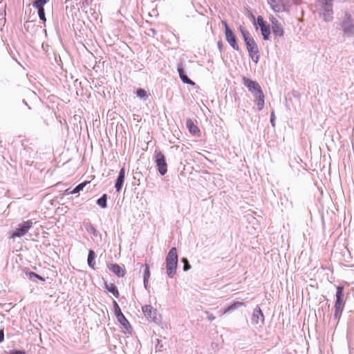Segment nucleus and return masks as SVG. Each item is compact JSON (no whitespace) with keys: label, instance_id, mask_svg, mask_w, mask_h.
Returning a JSON list of instances; mask_svg holds the SVG:
<instances>
[{"label":"nucleus","instance_id":"nucleus-17","mask_svg":"<svg viewBox=\"0 0 354 354\" xmlns=\"http://www.w3.org/2000/svg\"><path fill=\"white\" fill-rule=\"evenodd\" d=\"M244 306V303L242 301H235L227 308H224L223 310V313L225 314L227 313L232 312L234 310L243 307Z\"/></svg>","mask_w":354,"mask_h":354},{"label":"nucleus","instance_id":"nucleus-28","mask_svg":"<svg viewBox=\"0 0 354 354\" xmlns=\"http://www.w3.org/2000/svg\"><path fill=\"white\" fill-rule=\"evenodd\" d=\"M272 30H273V32L277 35H283L282 29L279 26H277L276 24L272 26Z\"/></svg>","mask_w":354,"mask_h":354},{"label":"nucleus","instance_id":"nucleus-33","mask_svg":"<svg viewBox=\"0 0 354 354\" xmlns=\"http://www.w3.org/2000/svg\"><path fill=\"white\" fill-rule=\"evenodd\" d=\"M222 24L225 27V32H227V30H230L231 29L229 28L226 21H224L223 20L222 21Z\"/></svg>","mask_w":354,"mask_h":354},{"label":"nucleus","instance_id":"nucleus-25","mask_svg":"<svg viewBox=\"0 0 354 354\" xmlns=\"http://www.w3.org/2000/svg\"><path fill=\"white\" fill-rule=\"evenodd\" d=\"M137 96L140 98H146L147 97V93L145 90L142 88H138L136 91Z\"/></svg>","mask_w":354,"mask_h":354},{"label":"nucleus","instance_id":"nucleus-5","mask_svg":"<svg viewBox=\"0 0 354 354\" xmlns=\"http://www.w3.org/2000/svg\"><path fill=\"white\" fill-rule=\"evenodd\" d=\"M155 162L158 171L161 175H165L167 171V165L163 153L160 151H155Z\"/></svg>","mask_w":354,"mask_h":354},{"label":"nucleus","instance_id":"nucleus-27","mask_svg":"<svg viewBox=\"0 0 354 354\" xmlns=\"http://www.w3.org/2000/svg\"><path fill=\"white\" fill-rule=\"evenodd\" d=\"M37 10L39 19L44 22H45L46 21V19L45 17L44 8H38Z\"/></svg>","mask_w":354,"mask_h":354},{"label":"nucleus","instance_id":"nucleus-13","mask_svg":"<svg viewBox=\"0 0 354 354\" xmlns=\"http://www.w3.org/2000/svg\"><path fill=\"white\" fill-rule=\"evenodd\" d=\"M225 33V37L227 42L230 44V46L235 50H239V45L236 43V39L234 34L230 30H227Z\"/></svg>","mask_w":354,"mask_h":354},{"label":"nucleus","instance_id":"nucleus-15","mask_svg":"<svg viewBox=\"0 0 354 354\" xmlns=\"http://www.w3.org/2000/svg\"><path fill=\"white\" fill-rule=\"evenodd\" d=\"M254 102L257 105L258 110L263 109L264 106V95L263 91L259 93H254Z\"/></svg>","mask_w":354,"mask_h":354},{"label":"nucleus","instance_id":"nucleus-4","mask_svg":"<svg viewBox=\"0 0 354 354\" xmlns=\"http://www.w3.org/2000/svg\"><path fill=\"white\" fill-rule=\"evenodd\" d=\"M344 35L346 37L354 36V23L350 15L346 14L345 19L342 23Z\"/></svg>","mask_w":354,"mask_h":354},{"label":"nucleus","instance_id":"nucleus-8","mask_svg":"<svg viewBox=\"0 0 354 354\" xmlns=\"http://www.w3.org/2000/svg\"><path fill=\"white\" fill-rule=\"evenodd\" d=\"M257 24L260 27L263 39L268 40L270 34V25L266 24L262 16L257 17Z\"/></svg>","mask_w":354,"mask_h":354},{"label":"nucleus","instance_id":"nucleus-26","mask_svg":"<svg viewBox=\"0 0 354 354\" xmlns=\"http://www.w3.org/2000/svg\"><path fill=\"white\" fill-rule=\"evenodd\" d=\"M180 79L185 84H190V85L194 84V82L193 81H192L185 74H183L180 77Z\"/></svg>","mask_w":354,"mask_h":354},{"label":"nucleus","instance_id":"nucleus-14","mask_svg":"<svg viewBox=\"0 0 354 354\" xmlns=\"http://www.w3.org/2000/svg\"><path fill=\"white\" fill-rule=\"evenodd\" d=\"M125 178V169L124 168H122L119 172L118 177L117 178L115 187L118 192H120L122 189Z\"/></svg>","mask_w":354,"mask_h":354},{"label":"nucleus","instance_id":"nucleus-36","mask_svg":"<svg viewBox=\"0 0 354 354\" xmlns=\"http://www.w3.org/2000/svg\"><path fill=\"white\" fill-rule=\"evenodd\" d=\"M10 354H26V352L24 351H15L10 352Z\"/></svg>","mask_w":354,"mask_h":354},{"label":"nucleus","instance_id":"nucleus-34","mask_svg":"<svg viewBox=\"0 0 354 354\" xmlns=\"http://www.w3.org/2000/svg\"><path fill=\"white\" fill-rule=\"evenodd\" d=\"M178 73H179V76H180V77L183 74H185V73H184V70H183V68L181 66H178Z\"/></svg>","mask_w":354,"mask_h":354},{"label":"nucleus","instance_id":"nucleus-29","mask_svg":"<svg viewBox=\"0 0 354 354\" xmlns=\"http://www.w3.org/2000/svg\"><path fill=\"white\" fill-rule=\"evenodd\" d=\"M254 316H256L258 319L261 317V319L263 320V314L260 308H258V309L254 310Z\"/></svg>","mask_w":354,"mask_h":354},{"label":"nucleus","instance_id":"nucleus-35","mask_svg":"<svg viewBox=\"0 0 354 354\" xmlns=\"http://www.w3.org/2000/svg\"><path fill=\"white\" fill-rule=\"evenodd\" d=\"M4 339V332L3 329L0 330V343Z\"/></svg>","mask_w":354,"mask_h":354},{"label":"nucleus","instance_id":"nucleus-3","mask_svg":"<svg viewBox=\"0 0 354 354\" xmlns=\"http://www.w3.org/2000/svg\"><path fill=\"white\" fill-rule=\"evenodd\" d=\"M336 301L335 303L334 308V318L339 323V319L341 318L342 312L344 310L345 306V301L344 300V287L343 286H337V292H336Z\"/></svg>","mask_w":354,"mask_h":354},{"label":"nucleus","instance_id":"nucleus-16","mask_svg":"<svg viewBox=\"0 0 354 354\" xmlns=\"http://www.w3.org/2000/svg\"><path fill=\"white\" fill-rule=\"evenodd\" d=\"M186 124L189 132L193 135H198L200 130L191 119L187 120Z\"/></svg>","mask_w":354,"mask_h":354},{"label":"nucleus","instance_id":"nucleus-9","mask_svg":"<svg viewBox=\"0 0 354 354\" xmlns=\"http://www.w3.org/2000/svg\"><path fill=\"white\" fill-rule=\"evenodd\" d=\"M332 2L333 0H318L316 2V7L319 8L320 10H323L326 12V15L328 16L330 18L332 15Z\"/></svg>","mask_w":354,"mask_h":354},{"label":"nucleus","instance_id":"nucleus-7","mask_svg":"<svg viewBox=\"0 0 354 354\" xmlns=\"http://www.w3.org/2000/svg\"><path fill=\"white\" fill-rule=\"evenodd\" d=\"M243 83L248 88L249 91L253 93H259L262 92V89L259 84L247 77H243Z\"/></svg>","mask_w":354,"mask_h":354},{"label":"nucleus","instance_id":"nucleus-12","mask_svg":"<svg viewBox=\"0 0 354 354\" xmlns=\"http://www.w3.org/2000/svg\"><path fill=\"white\" fill-rule=\"evenodd\" d=\"M268 3L274 12H282L285 10V7L281 0H268Z\"/></svg>","mask_w":354,"mask_h":354},{"label":"nucleus","instance_id":"nucleus-11","mask_svg":"<svg viewBox=\"0 0 354 354\" xmlns=\"http://www.w3.org/2000/svg\"><path fill=\"white\" fill-rule=\"evenodd\" d=\"M108 268L116 274L118 277H122L125 274L124 268H122L117 263H110L108 265Z\"/></svg>","mask_w":354,"mask_h":354},{"label":"nucleus","instance_id":"nucleus-19","mask_svg":"<svg viewBox=\"0 0 354 354\" xmlns=\"http://www.w3.org/2000/svg\"><path fill=\"white\" fill-rule=\"evenodd\" d=\"M105 287L107 291L111 292L115 297H119V292L116 288V286L113 283H105Z\"/></svg>","mask_w":354,"mask_h":354},{"label":"nucleus","instance_id":"nucleus-31","mask_svg":"<svg viewBox=\"0 0 354 354\" xmlns=\"http://www.w3.org/2000/svg\"><path fill=\"white\" fill-rule=\"evenodd\" d=\"M29 275H30V277H35L41 281H44V279L43 277H41V276H39V274H37L35 272H30Z\"/></svg>","mask_w":354,"mask_h":354},{"label":"nucleus","instance_id":"nucleus-22","mask_svg":"<svg viewBox=\"0 0 354 354\" xmlns=\"http://www.w3.org/2000/svg\"><path fill=\"white\" fill-rule=\"evenodd\" d=\"M145 271H144V283L146 286L149 279L150 277V270H149V266L148 264L145 265Z\"/></svg>","mask_w":354,"mask_h":354},{"label":"nucleus","instance_id":"nucleus-38","mask_svg":"<svg viewBox=\"0 0 354 354\" xmlns=\"http://www.w3.org/2000/svg\"><path fill=\"white\" fill-rule=\"evenodd\" d=\"M214 319H215V317H214L213 315H210V316L209 317V320H214Z\"/></svg>","mask_w":354,"mask_h":354},{"label":"nucleus","instance_id":"nucleus-21","mask_svg":"<svg viewBox=\"0 0 354 354\" xmlns=\"http://www.w3.org/2000/svg\"><path fill=\"white\" fill-rule=\"evenodd\" d=\"M106 201L107 195L104 194L101 198L97 199V204L102 208H106L107 207Z\"/></svg>","mask_w":354,"mask_h":354},{"label":"nucleus","instance_id":"nucleus-20","mask_svg":"<svg viewBox=\"0 0 354 354\" xmlns=\"http://www.w3.org/2000/svg\"><path fill=\"white\" fill-rule=\"evenodd\" d=\"M117 319L125 328H127V326H129V322L122 312H120V313L117 315Z\"/></svg>","mask_w":354,"mask_h":354},{"label":"nucleus","instance_id":"nucleus-2","mask_svg":"<svg viewBox=\"0 0 354 354\" xmlns=\"http://www.w3.org/2000/svg\"><path fill=\"white\" fill-rule=\"evenodd\" d=\"M178 266V254L176 248H172L166 258L167 274L169 277H173L176 271Z\"/></svg>","mask_w":354,"mask_h":354},{"label":"nucleus","instance_id":"nucleus-10","mask_svg":"<svg viewBox=\"0 0 354 354\" xmlns=\"http://www.w3.org/2000/svg\"><path fill=\"white\" fill-rule=\"evenodd\" d=\"M142 309L145 317L147 319L155 321L157 314L156 309L153 308L151 305H145Z\"/></svg>","mask_w":354,"mask_h":354},{"label":"nucleus","instance_id":"nucleus-30","mask_svg":"<svg viewBox=\"0 0 354 354\" xmlns=\"http://www.w3.org/2000/svg\"><path fill=\"white\" fill-rule=\"evenodd\" d=\"M182 262L184 263L183 270L187 271L191 268L188 260L186 258H183Z\"/></svg>","mask_w":354,"mask_h":354},{"label":"nucleus","instance_id":"nucleus-1","mask_svg":"<svg viewBox=\"0 0 354 354\" xmlns=\"http://www.w3.org/2000/svg\"><path fill=\"white\" fill-rule=\"evenodd\" d=\"M240 30L247 46V49L250 57L255 63H257L259 59V53L257 44L253 38L250 37V33L248 30L241 26L240 27Z\"/></svg>","mask_w":354,"mask_h":354},{"label":"nucleus","instance_id":"nucleus-32","mask_svg":"<svg viewBox=\"0 0 354 354\" xmlns=\"http://www.w3.org/2000/svg\"><path fill=\"white\" fill-rule=\"evenodd\" d=\"M113 302H114V305H115V314H116V315H117L118 314H119V313H120V312H121V310H120V307H119L118 304H117V302H116L115 301H113Z\"/></svg>","mask_w":354,"mask_h":354},{"label":"nucleus","instance_id":"nucleus-23","mask_svg":"<svg viewBox=\"0 0 354 354\" xmlns=\"http://www.w3.org/2000/svg\"><path fill=\"white\" fill-rule=\"evenodd\" d=\"M88 183H89V181H85L79 184L73 191L71 192V194H73L78 193L79 192L82 191Z\"/></svg>","mask_w":354,"mask_h":354},{"label":"nucleus","instance_id":"nucleus-18","mask_svg":"<svg viewBox=\"0 0 354 354\" xmlns=\"http://www.w3.org/2000/svg\"><path fill=\"white\" fill-rule=\"evenodd\" d=\"M95 254L94 251L93 250H89L88 251V254L87 262H88V266L91 268L93 269V270L95 269Z\"/></svg>","mask_w":354,"mask_h":354},{"label":"nucleus","instance_id":"nucleus-6","mask_svg":"<svg viewBox=\"0 0 354 354\" xmlns=\"http://www.w3.org/2000/svg\"><path fill=\"white\" fill-rule=\"evenodd\" d=\"M32 222L30 220H28L24 222L23 224L19 225V227L16 228L15 231L12 233L10 238L15 239L16 237H21L24 236L28 230L32 227Z\"/></svg>","mask_w":354,"mask_h":354},{"label":"nucleus","instance_id":"nucleus-24","mask_svg":"<svg viewBox=\"0 0 354 354\" xmlns=\"http://www.w3.org/2000/svg\"><path fill=\"white\" fill-rule=\"evenodd\" d=\"M46 3V0H37L33 3V6L37 9L43 8Z\"/></svg>","mask_w":354,"mask_h":354},{"label":"nucleus","instance_id":"nucleus-37","mask_svg":"<svg viewBox=\"0 0 354 354\" xmlns=\"http://www.w3.org/2000/svg\"><path fill=\"white\" fill-rule=\"evenodd\" d=\"M270 121H271V122L272 124V126H274V113H272Z\"/></svg>","mask_w":354,"mask_h":354}]
</instances>
